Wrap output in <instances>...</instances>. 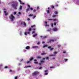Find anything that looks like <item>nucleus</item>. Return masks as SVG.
<instances>
[{
  "label": "nucleus",
  "mask_w": 79,
  "mask_h": 79,
  "mask_svg": "<svg viewBox=\"0 0 79 79\" xmlns=\"http://www.w3.org/2000/svg\"><path fill=\"white\" fill-rule=\"evenodd\" d=\"M55 55H50L49 56H55Z\"/></svg>",
  "instance_id": "nucleus-38"
},
{
  "label": "nucleus",
  "mask_w": 79,
  "mask_h": 79,
  "mask_svg": "<svg viewBox=\"0 0 79 79\" xmlns=\"http://www.w3.org/2000/svg\"><path fill=\"white\" fill-rule=\"evenodd\" d=\"M47 37H48V35H46V36H44L43 37L42 39H45V38H47Z\"/></svg>",
  "instance_id": "nucleus-16"
},
{
  "label": "nucleus",
  "mask_w": 79,
  "mask_h": 79,
  "mask_svg": "<svg viewBox=\"0 0 79 79\" xmlns=\"http://www.w3.org/2000/svg\"><path fill=\"white\" fill-rule=\"evenodd\" d=\"M54 67H50V68H54Z\"/></svg>",
  "instance_id": "nucleus-46"
},
{
  "label": "nucleus",
  "mask_w": 79,
  "mask_h": 79,
  "mask_svg": "<svg viewBox=\"0 0 79 79\" xmlns=\"http://www.w3.org/2000/svg\"><path fill=\"white\" fill-rule=\"evenodd\" d=\"M44 23L45 24H47V22H46V21H45L44 22Z\"/></svg>",
  "instance_id": "nucleus-39"
},
{
  "label": "nucleus",
  "mask_w": 79,
  "mask_h": 79,
  "mask_svg": "<svg viewBox=\"0 0 79 79\" xmlns=\"http://www.w3.org/2000/svg\"><path fill=\"white\" fill-rule=\"evenodd\" d=\"M4 10H5L4 12V13L5 14L4 15L5 16H7V15H8V13H7V11H6V9H4Z\"/></svg>",
  "instance_id": "nucleus-4"
},
{
  "label": "nucleus",
  "mask_w": 79,
  "mask_h": 79,
  "mask_svg": "<svg viewBox=\"0 0 79 79\" xmlns=\"http://www.w3.org/2000/svg\"><path fill=\"white\" fill-rule=\"evenodd\" d=\"M51 26L52 27H53V23H51Z\"/></svg>",
  "instance_id": "nucleus-37"
},
{
  "label": "nucleus",
  "mask_w": 79,
  "mask_h": 79,
  "mask_svg": "<svg viewBox=\"0 0 79 79\" xmlns=\"http://www.w3.org/2000/svg\"><path fill=\"white\" fill-rule=\"evenodd\" d=\"M64 61H68V59H64Z\"/></svg>",
  "instance_id": "nucleus-32"
},
{
  "label": "nucleus",
  "mask_w": 79,
  "mask_h": 79,
  "mask_svg": "<svg viewBox=\"0 0 79 79\" xmlns=\"http://www.w3.org/2000/svg\"><path fill=\"white\" fill-rule=\"evenodd\" d=\"M42 44H45V42L44 41H43L42 42Z\"/></svg>",
  "instance_id": "nucleus-62"
},
{
  "label": "nucleus",
  "mask_w": 79,
  "mask_h": 79,
  "mask_svg": "<svg viewBox=\"0 0 79 79\" xmlns=\"http://www.w3.org/2000/svg\"><path fill=\"white\" fill-rule=\"evenodd\" d=\"M48 21H52L53 20V19H48Z\"/></svg>",
  "instance_id": "nucleus-26"
},
{
  "label": "nucleus",
  "mask_w": 79,
  "mask_h": 79,
  "mask_svg": "<svg viewBox=\"0 0 79 79\" xmlns=\"http://www.w3.org/2000/svg\"><path fill=\"white\" fill-rule=\"evenodd\" d=\"M27 20L28 21H30V19L28 18L27 19Z\"/></svg>",
  "instance_id": "nucleus-49"
},
{
  "label": "nucleus",
  "mask_w": 79,
  "mask_h": 79,
  "mask_svg": "<svg viewBox=\"0 0 79 79\" xmlns=\"http://www.w3.org/2000/svg\"><path fill=\"white\" fill-rule=\"evenodd\" d=\"M50 30H51V29H48L47 30V31H50Z\"/></svg>",
  "instance_id": "nucleus-53"
},
{
  "label": "nucleus",
  "mask_w": 79,
  "mask_h": 79,
  "mask_svg": "<svg viewBox=\"0 0 79 79\" xmlns=\"http://www.w3.org/2000/svg\"><path fill=\"white\" fill-rule=\"evenodd\" d=\"M58 4H56V5H55L56 6H58Z\"/></svg>",
  "instance_id": "nucleus-57"
},
{
  "label": "nucleus",
  "mask_w": 79,
  "mask_h": 79,
  "mask_svg": "<svg viewBox=\"0 0 79 79\" xmlns=\"http://www.w3.org/2000/svg\"><path fill=\"white\" fill-rule=\"evenodd\" d=\"M42 59L43 60H45V58H43Z\"/></svg>",
  "instance_id": "nucleus-61"
},
{
  "label": "nucleus",
  "mask_w": 79,
  "mask_h": 79,
  "mask_svg": "<svg viewBox=\"0 0 79 79\" xmlns=\"http://www.w3.org/2000/svg\"><path fill=\"white\" fill-rule=\"evenodd\" d=\"M48 48H50V50L52 51V50H53V48H52V47L49 46L48 47Z\"/></svg>",
  "instance_id": "nucleus-8"
},
{
  "label": "nucleus",
  "mask_w": 79,
  "mask_h": 79,
  "mask_svg": "<svg viewBox=\"0 0 79 79\" xmlns=\"http://www.w3.org/2000/svg\"><path fill=\"white\" fill-rule=\"evenodd\" d=\"M26 63H30V61L26 62Z\"/></svg>",
  "instance_id": "nucleus-58"
},
{
  "label": "nucleus",
  "mask_w": 79,
  "mask_h": 79,
  "mask_svg": "<svg viewBox=\"0 0 79 79\" xmlns=\"http://www.w3.org/2000/svg\"><path fill=\"white\" fill-rule=\"evenodd\" d=\"M34 63L35 64H38V62H37V60H36V59L34 60Z\"/></svg>",
  "instance_id": "nucleus-10"
},
{
  "label": "nucleus",
  "mask_w": 79,
  "mask_h": 79,
  "mask_svg": "<svg viewBox=\"0 0 79 79\" xmlns=\"http://www.w3.org/2000/svg\"><path fill=\"white\" fill-rule=\"evenodd\" d=\"M46 26H49V25L48 24H46L45 25Z\"/></svg>",
  "instance_id": "nucleus-52"
},
{
  "label": "nucleus",
  "mask_w": 79,
  "mask_h": 79,
  "mask_svg": "<svg viewBox=\"0 0 79 79\" xmlns=\"http://www.w3.org/2000/svg\"><path fill=\"white\" fill-rule=\"evenodd\" d=\"M13 4H12V7H13L15 10L17 9V8H18V2H13Z\"/></svg>",
  "instance_id": "nucleus-1"
},
{
  "label": "nucleus",
  "mask_w": 79,
  "mask_h": 79,
  "mask_svg": "<svg viewBox=\"0 0 79 79\" xmlns=\"http://www.w3.org/2000/svg\"><path fill=\"white\" fill-rule=\"evenodd\" d=\"M56 39H54L53 40H49V42H50V43L52 42H55V41H56Z\"/></svg>",
  "instance_id": "nucleus-5"
},
{
  "label": "nucleus",
  "mask_w": 79,
  "mask_h": 79,
  "mask_svg": "<svg viewBox=\"0 0 79 79\" xmlns=\"http://www.w3.org/2000/svg\"><path fill=\"white\" fill-rule=\"evenodd\" d=\"M37 34L35 33V35H33V37H35V36H37Z\"/></svg>",
  "instance_id": "nucleus-18"
},
{
  "label": "nucleus",
  "mask_w": 79,
  "mask_h": 79,
  "mask_svg": "<svg viewBox=\"0 0 79 79\" xmlns=\"http://www.w3.org/2000/svg\"><path fill=\"white\" fill-rule=\"evenodd\" d=\"M39 7L38 6H37V7L36 9H39Z\"/></svg>",
  "instance_id": "nucleus-55"
},
{
  "label": "nucleus",
  "mask_w": 79,
  "mask_h": 79,
  "mask_svg": "<svg viewBox=\"0 0 79 79\" xmlns=\"http://www.w3.org/2000/svg\"><path fill=\"white\" fill-rule=\"evenodd\" d=\"M19 2H20V3L22 2H21V0H19Z\"/></svg>",
  "instance_id": "nucleus-47"
},
{
  "label": "nucleus",
  "mask_w": 79,
  "mask_h": 79,
  "mask_svg": "<svg viewBox=\"0 0 79 79\" xmlns=\"http://www.w3.org/2000/svg\"><path fill=\"white\" fill-rule=\"evenodd\" d=\"M54 54H56L57 53V52H54Z\"/></svg>",
  "instance_id": "nucleus-48"
},
{
  "label": "nucleus",
  "mask_w": 79,
  "mask_h": 79,
  "mask_svg": "<svg viewBox=\"0 0 79 79\" xmlns=\"http://www.w3.org/2000/svg\"><path fill=\"white\" fill-rule=\"evenodd\" d=\"M31 28H32L33 27V29H32L34 31H35V25H33L32 26H31Z\"/></svg>",
  "instance_id": "nucleus-6"
},
{
  "label": "nucleus",
  "mask_w": 79,
  "mask_h": 79,
  "mask_svg": "<svg viewBox=\"0 0 79 79\" xmlns=\"http://www.w3.org/2000/svg\"><path fill=\"white\" fill-rule=\"evenodd\" d=\"M56 16L55 15H52V17H53V18H55V17H56Z\"/></svg>",
  "instance_id": "nucleus-33"
},
{
  "label": "nucleus",
  "mask_w": 79,
  "mask_h": 79,
  "mask_svg": "<svg viewBox=\"0 0 79 79\" xmlns=\"http://www.w3.org/2000/svg\"><path fill=\"white\" fill-rule=\"evenodd\" d=\"M33 59H34V58L33 57H32L30 59V61H32V60H33Z\"/></svg>",
  "instance_id": "nucleus-20"
},
{
  "label": "nucleus",
  "mask_w": 79,
  "mask_h": 79,
  "mask_svg": "<svg viewBox=\"0 0 79 79\" xmlns=\"http://www.w3.org/2000/svg\"><path fill=\"white\" fill-rule=\"evenodd\" d=\"M27 6H28V7H29V8H30V5H27Z\"/></svg>",
  "instance_id": "nucleus-41"
},
{
  "label": "nucleus",
  "mask_w": 79,
  "mask_h": 79,
  "mask_svg": "<svg viewBox=\"0 0 79 79\" xmlns=\"http://www.w3.org/2000/svg\"><path fill=\"white\" fill-rule=\"evenodd\" d=\"M45 58L46 60H48L49 59V58H48V57H45Z\"/></svg>",
  "instance_id": "nucleus-34"
},
{
  "label": "nucleus",
  "mask_w": 79,
  "mask_h": 79,
  "mask_svg": "<svg viewBox=\"0 0 79 79\" xmlns=\"http://www.w3.org/2000/svg\"><path fill=\"white\" fill-rule=\"evenodd\" d=\"M33 17H34V18H35V17H36V16L34 15L33 16Z\"/></svg>",
  "instance_id": "nucleus-60"
},
{
  "label": "nucleus",
  "mask_w": 79,
  "mask_h": 79,
  "mask_svg": "<svg viewBox=\"0 0 79 79\" xmlns=\"http://www.w3.org/2000/svg\"><path fill=\"white\" fill-rule=\"evenodd\" d=\"M20 35H22V32H20Z\"/></svg>",
  "instance_id": "nucleus-51"
},
{
  "label": "nucleus",
  "mask_w": 79,
  "mask_h": 79,
  "mask_svg": "<svg viewBox=\"0 0 79 79\" xmlns=\"http://www.w3.org/2000/svg\"><path fill=\"white\" fill-rule=\"evenodd\" d=\"M19 10H22V6H20V8H19Z\"/></svg>",
  "instance_id": "nucleus-24"
},
{
  "label": "nucleus",
  "mask_w": 79,
  "mask_h": 79,
  "mask_svg": "<svg viewBox=\"0 0 79 79\" xmlns=\"http://www.w3.org/2000/svg\"><path fill=\"white\" fill-rule=\"evenodd\" d=\"M44 61L43 60H41L40 62L41 63H44Z\"/></svg>",
  "instance_id": "nucleus-35"
},
{
  "label": "nucleus",
  "mask_w": 79,
  "mask_h": 79,
  "mask_svg": "<svg viewBox=\"0 0 79 79\" xmlns=\"http://www.w3.org/2000/svg\"><path fill=\"white\" fill-rule=\"evenodd\" d=\"M14 15H16V12H15L14 13Z\"/></svg>",
  "instance_id": "nucleus-40"
},
{
  "label": "nucleus",
  "mask_w": 79,
  "mask_h": 79,
  "mask_svg": "<svg viewBox=\"0 0 79 79\" xmlns=\"http://www.w3.org/2000/svg\"><path fill=\"white\" fill-rule=\"evenodd\" d=\"M31 66H25L24 68H31Z\"/></svg>",
  "instance_id": "nucleus-11"
},
{
  "label": "nucleus",
  "mask_w": 79,
  "mask_h": 79,
  "mask_svg": "<svg viewBox=\"0 0 79 79\" xmlns=\"http://www.w3.org/2000/svg\"><path fill=\"white\" fill-rule=\"evenodd\" d=\"M34 33H35V31H33V32H32V34H34Z\"/></svg>",
  "instance_id": "nucleus-50"
},
{
  "label": "nucleus",
  "mask_w": 79,
  "mask_h": 79,
  "mask_svg": "<svg viewBox=\"0 0 79 79\" xmlns=\"http://www.w3.org/2000/svg\"><path fill=\"white\" fill-rule=\"evenodd\" d=\"M52 20L54 21H56V19H52Z\"/></svg>",
  "instance_id": "nucleus-36"
},
{
  "label": "nucleus",
  "mask_w": 79,
  "mask_h": 79,
  "mask_svg": "<svg viewBox=\"0 0 79 79\" xmlns=\"http://www.w3.org/2000/svg\"><path fill=\"white\" fill-rule=\"evenodd\" d=\"M48 47V45H47V44L44 45L43 47V48H45V47Z\"/></svg>",
  "instance_id": "nucleus-15"
},
{
  "label": "nucleus",
  "mask_w": 79,
  "mask_h": 79,
  "mask_svg": "<svg viewBox=\"0 0 79 79\" xmlns=\"http://www.w3.org/2000/svg\"><path fill=\"white\" fill-rule=\"evenodd\" d=\"M54 13H55V15H57V14H58V12H57V11H55L54 12Z\"/></svg>",
  "instance_id": "nucleus-27"
},
{
  "label": "nucleus",
  "mask_w": 79,
  "mask_h": 79,
  "mask_svg": "<svg viewBox=\"0 0 79 79\" xmlns=\"http://www.w3.org/2000/svg\"><path fill=\"white\" fill-rule=\"evenodd\" d=\"M21 4H22V5H24V3H23V2H21V3H20Z\"/></svg>",
  "instance_id": "nucleus-44"
},
{
  "label": "nucleus",
  "mask_w": 79,
  "mask_h": 79,
  "mask_svg": "<svg viewBox=\"0 0 79 79\" xmlns=\"http://www.w3.org/2000/svg\"><path fill=\"white\" fill-rule=\"evenodd\" d=\"M56 25V23H54V25Z\"/></svg>",
  "instance_id": "nucleus-43"
},
{
  "label": "nucleus",
  "mask_w": 79,
  "mask_h": 79,
  "mask_svg": "<svg viewBox=\"0 0 79 79\" xmlns=\"http://www.w3.org/2000/svg\"><path fill=\"white\" fill-rule=\"evenodd\" d=\"M25 35H27V32H25Z\"/></svg>",
  "instance_id": "nucleus-59"
},
{
  "label": "nucleus",
  "mask_w": 79,
  "mask_h": 79,
  "mask_svg": "<svg viewBox=\"0 0 79 79\" xmlns=\"http://www.w3.org/2000/svg\"><path fill=\"white\" fill-rule=\"evenodd\" d=\"M21 12H19V15H20V14H21Z\"/></svg>",
  "instance_id": "nucleus-64"
},
{
  "label": "nucleus",
  "mask_w": 79,
  "mask_h": 79,
  "mask_svg": "<svg viewBox=\"0 0 79 79\" xmlns=\"http://www.w3.org/2000/svg\"><path fill=\"white\" fill-rule=\"evenodd\" d=\"M23 24L24 26H26V23L25 22H23Z\"/></svg>",
  "instance_id": "nucleus-21"
},
{
  "label": "nucleus",
  "mask_w": 79,
  "mask_h": 79,
  "mask_svg": "<svg viewBox=\"0 0 79 79\" xmlns=\"http://www.w3.org/2000/svg\"><path fill=\"white\" fill-rule=\"evenodd\" d=\"M29 9H30L29 8H28L27 9L26 12H28V11H29Z\"/></svg>",
  "instance_id": "nucleus-22"
},
{
  "label": "nucleus",
  "mask_w": 79,
  "mask_h": 79,
  "mask_svg": "<svg viewBox=\"0 0 79 79\" xmlns=\"http://www.w3.org/2000/svg\"><path fill=\"white\" fill-rule=\"evenodd\" d=\"M53 31H58V29L56 28H53L52 29Z\"/></svg>",
  "instance_id": "nucleus-9"
},
{
  "label": "nucleus",
  "mask_w": 79,
  "mask_h": 79,
  "mask_svg": "<svg viewBox=\"0 0 79 79\" xmlns=\"http://www.w3.org/2000/svg\"><path fill=\"white\" fill-rule=\"evenodd\" d=\"M33 11L34 13H35L36 11V10L35 9H34L33 10Z\"/></svg>",
  "instance_id": "nucleus-23"
},
{
  "label": "nucleus",
  "mask_w": 79,
  "mask_h": 79,
  "mask_svg": "<svg viewBox=\"0 0 79 79\" xmlns=\"http://www.w3.org/2000/svg\"><path fill=\"white\" fill-rule=\"evenodd\" d=\"M41 55H46V53L45 52H44L43 53H41Z\"/></svg>",
  "instance_id": "nucleus-17"
},
{
  "label": "nucleus",
  "mask_w": 79,
  "mask_h": 79,
  "mask_svg": "<svg viewBox=\"0 0 79 79\" xmlns=\"http://www.w3.org/2000/svg\"><path fill=\"white\" fill-rule=\"evenodd\" d=\"M10 19L11 20V21H13L14 20V19H15V17L13 16V15L11 14L10 15Z\"/></svg>",
  "instance_id": "nucleus-3"
},
{
  "label": "nucleus",
  "mask_w": 79,
  "mask_h": 79,
  "mask_svg": "<svg viewBox=\"0 0 79 79\" xmlns=\"http://www.w3.org/2000/svg\"><path fill=\"white\" fill-rule=\"evenodd\" d=\"M48 70H46L44 71L45 73H44V75H48Z\"/></svg>",
  "instance_id": "nucleus-7"
},
{
  "label": "nucleus",
  "mask_w": 79,
  "mask_h": 79,
  "mask_svg": "<svg viewBox=\"0 0 79 79\" xmlns=\"http://www.w3.org/2000/svg\"><path fill=\"white\" fill-rule=\"evenodd\" d=\"M77 4H79V0H77Z\"/></svg>",
  "instance_id": "nucleus-31"
},
{
  "label": "nucleus",
  "mask_w": 79,
  "mask_h": 79,
  "mask_svg": "<svg viewBox=\"0 0 79 79\" xmlns=\"http://www.w3.org/2000/svg\"><path fill=\"white\" fill-rule=\"evenodd\" d=\"M60 46H61V45H58V47H60Z\"/></svg>",
  "instance_id": "nucleus-63"
},
{
  "label": "nucleus",
  "mask_w": 79,
  "mask_h": 79,
  "mask_svg": "<svg viewBox=\"0 0 79 79\" xmlns=\"http://www.w3.org/2000/svg\"><path fill=\"white\" fill-rule=\"evenodd\" d=\"M48 10H47V13L48 14V13H50V8L48 7Z\"/></svg>",
  "instance_id": "nucleus-12"
},
{
  "label": "nucleus",
  "mask_w": 79,
  "mask_h": 79,
  "mask_svg": "<svg viewBox=\"0 0 79 79\" xmlns=\"http://www.w3.org/2000/svg\"><path fill=\"white\" fill-rule=\"evenodd\" d=\"M15 79H18V77H15Z\"/></svg>",
  "instance_id": "nucleus-42"
},
{
  "label": "nucleus",
  "mask_w": 79,
  "mask_h": 79,
  "mask_svg": "<svg viewBox=\"0 0 79 79\" xmlns=\"http://www.w3.org/2000/svg\"><path fill=\"white\" fill-rule=\"evenodd\" d=\"M39 74V72L35 71L34 73H32V76H37V75H38Z\"/></svg>",
  "instance_id": "nucleus-2"
},
{
  "label": "nucleus",
  "mask_w": 79,
  "mask_h": 79,
  "mask_svg": "<svg viewBox=\"0 0 79 79\" xmlns=\"http://www.w3.org/2000/svg\"><path fill=\"white\" fill-rule=\"evenodd\" d=\"M41 58V56H38L37 57V58H38V59H40Z\"/></svg>",
  "instance_id": "nucleus-19"
},
{
  "label": "nucleus",
  "mask_w": 79,
  "mask_h": 79,
  "mask_svg": "<svg viewBox=\"0 0 79 79\" xmlns=\"http://www.w3.org/2000/svg\"><path fill=\"white\" fill-rule=\"evenodd\" d=\"M51 8H52V9H53V8H55V6H51Z\"/></svg>",
  "instance_id": "nucleus-29"
},
{
  "label": "nucleus",
  "mask_w": 79,
  "mask_h": 79,
  "mask_svg": "<svg viewBox=\"0 0 79 79\" xmlns=\"http://www.w3.org/2000/svg\"><path fill=\"white\" fill-rule=\"evenodd\" d=\"M39 44H40V42H38L37 43V45H39Z\"/></svg>",
  "instance_id": "nucleus-56"
},
{
  "label": "nucleus",
  "mask_w": 79,
  "mask_h": 79,
  "mask_svg": "<svg viewBox=\"0 0 79 79\" xmlns=\"http://www.w3.org/2000/svg\"><path fill=\"white\" fill-rule=\"evenodd\" d=\"M8 68V66H5V67H4V69H6V68Z\"/></svg>",
  "instance_id": "nucleus-30"
},
{
  "label": "nucleus",
  "mask_w": 79,
  "mask_h": 79,
  "mask_svg": "<svg viewBox=\"0 0 79 79\" xmlns=\"http://www.w3.org/2000/svg\"><path fill=\"white\" fill-rule=\"evenodd\" d=\"M31 30H32V29H31V28H29V29H28L29 31H31Z\"/></svg>",
  "instance_id": "nucleus-28"
},
{
  "label": "nucleus",
  "mask_w": 79,
  "mask_h": 79,
  "mask_svg": "<svg viewBox=\"0 0 79 79\" xmlns=\"http://www.w3.org/2000/svg\"><path fill=\"white\" fill-rule=\"evenodd\" d=\"M32 48H38L39 47L37 46H33L32 47Z\"/></svg>",
  "instance_id": "nucleus-14"
},
{
  "label": "nucleus",
  "mask_w": 79,
  "mask_h": 79,
  "mask_svg": "<svg viewBox=\"0 0 79 79\" xmlns=\"http://www.w3.org/2000/svg\"><path fill=\"white\" fill-rule=\"evenodd\" d=\"M26 50H29V49H30V47H29V46H27L26 47Z\"/></svg>",
  "instance_id": "nucleus-13"
},
{
  "label": "nucleus",
  "mask_w": 79,
  "mask_h": 79,
  "mask_svg": "<svg viewBox=\"0 0 79 79\" xmlns=\"http://www.w3.org/2000/svg\"><path fill=\"white\" fill-rule=\"evenodd\" d=\"M9 72H10V73H12V70H10Z\"/></svg>",
  "instance_id": "nucleus-54"
},
{
  "label": "nucleus",
  "mask_w": 79,
  "mask_h": 79,
  "mask_svg": "<svg viewBox=\"0 0 79 79\" xmlns=\"http://www.w3.org/2000/svg\"><path fill=\"white\" fill-rule=\"evenodd\" d=\"M30 10H31L32 11V10H33V9L32 8H31Z\"/></svg>",
  "instance_id": "nucleus-45"
},
{
  "label": "nucleus",
  "mask_w": 79,
  "mask_h": 79,
  "mask_svg": "<svg viewBox=\"0 0 79 79\" xmlns=\"http://www.w3.org/2000/svg\"><path fill=\"white\" fill-rule=\"evenodd\" d=\"M34 16V15L30 14L29 15V16Z\"/></svg>",
  "instance_id": "nucleus-25"
}]
</instances>
